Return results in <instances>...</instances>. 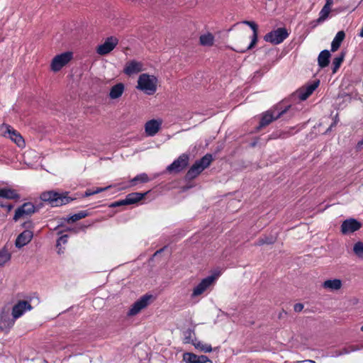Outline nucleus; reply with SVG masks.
<instances>
[{"mask_svg":"<svg viewBox=\"0 0 363 363\" xmlns=\"http://www.w3.org/2000/svg\"><path fill=\"white\" fill-rule=\"evenodd\" d=\"M291 107V106L289 105L283 108L282 105L279 104L264 112L262 114L259 124L256 128V130L259 131L262 128L269 125L274 121H276L285 115H287L286 118H290L293 116V113H290Z\"/></svg>","mask_w":363,"mask_h":363,"instance_id":"obj_1","label":"nucleus"},{"mask_svg":"<svg viewBox=\"0 0 363 363\" xmlns=\"http://www.w3.org/2000/svg\"><path fill=\"white\" fill-rule=\"evenodd\" d=\"M69 191L58 192L55 190L43 191L40 195V199L43 202L48 203L52 207H59L76 199L75 197L69 196Z\"/></svg>","mask_w":363,"mask_h":363,"instance_id":"obj_2","label":"nucleus"},{"mask_svg":"<svg viewBox=\"0 0 363 363\" xmlns=\"http://www.w3.org/2000/svg\"><path fill=\"white\" fill-rule=\"evenodd\" d=\"M213 160V155L207 153L201 159L196 160L186 173L185 180L191 181L196 178L205 169L211 165Z\"/></svg>","mask_w":363,"mask_h":363,"instance_id":"obj_3","label":"nucleus"},{"mask_svg":"<svg viewBox=\"0 0 363 363\" xmlns=\"http://www.w3.org/2000/svg\"><path fill=\"white\" fill-rule=\"evenodd\" d=\"M157 78L154 75L142 74L138 78L136 88L148 95H152L157 91Z\"/></svg>","mask_w":363,"mask_h":363,"instance_id":"obj_4","label":"nucleus"},{"mask_svg":"<svg viewBox=\"0 0 363 363\" xmlns=\"http://www.w3.org/2000/svg\"><path fill=\"white\" fill-rule=\"evenodd\" d=\"M16 318L11 315V307L6 306L2 308L0 315V330L8 333L13 326Z\"/></svg>","mask_w":363,"mask_h":363,"instance_id":"obj_5","label":"nucleus"},{"mask_svg":"<svg viewBox=\"0 0 363 363\" xmlns=\"http://www.w3.org/2000/svg\"><path fill=\"white\" fill-rule=\"evenodd\" d=\"M289 35V33L286 28H278L267 33L264 36V40L273 45H279L286 39Z\"/></svg>","mask_w":363,"mask_h":363,"instance_id":"obj_6","label":"nucleus"},{"mask_svg":"<svg viewBox=\"0 0 363 363\" xmlns=\"http://www.w3.org/2000/svg\"><path fill=\"white\" fill-rule=\"evenodd\" d=\"M189 155L183 153L179 156L177 159L168 165L166 168L167 172L169 173L178 174L184 170L189 165Z\"/></svg>","mask_w":363,"mask_h":363,"instance_id":"obj_7","label":"nucleus"},{"mask_svg":"<svg viewBox=\"0 0 363 363\" xmlns=\"http://www.w3.org/2000/svg\"><path fill=\"white\" fill-rule=\"evenodd\" d=\"M73 57V53L70 51L65 52L56 55L52 60L51 69L53 72L60 71L64 66L68 64Z\"/></svg>","mask_w":363,"mask_h":363,"instance_id":"obj_8","label":"nucleus"},{"mask_svg":"<svg viewBox=\"0 0 363 363\" xmlns=\"http://www.w3.org/2000/svg\"><path fill=\"white\" fill-rule=\"evenodd\" d=\"M153 298L151 294H145L137 300L132 306L127 315L133 316L137 315L141 310L146 308L150 304V300Z\"/></svg>","mask_w":363,"mask_h":363,"instance_id":"obj_9","label":"nucleus"},{"mask_svg":"<svg viewBox=\"0 0 363 363\" xmlns=\"http://www.w3.org/2000/svg\"><path fill=\"white\" fill-rule=\"evenodd\" d=\"M362 226L361 222L355 218L345 220L340 226V232L342 235H349L359 230Z\"/></svg>","mask_w":363,"mask_h":363,"instance_id":"obj_10","label":"nucleus"},{"mask_svg":"<svg viewBox=\"0 0 363 363\" xmlns=\"http://www.w3.org/2000/svg\"><path fill=\"white\" fill-rule=\"evenodd\" d=\"M218 275V274H215L203 279L201 282L194 287L191 297L194 298L202 294L214 282Z\"/></svg>","mask_w":363,"mask_h":363,"instance_id":"obj_11","label":"nucleus"},{"mask_svg":"<svg viewBox=\"0 0 363 363\" xmlns=\"http://www.w3.org/2000/svg\"><path fill=\"white\" fill-rule=\"evenodd\" d=\"M242 23L248 26L252 30L253 35L252 36L251 43L246 48L233 49V50H235L237 52H240V53H244L246 51L252 49L255 46V45L257 44V40H258V33H257L258 26H257V23H255L254 21H244Z\"/></svg>","mask_w":363,"mask_h":363,"instance_id":"obj_12","label":"nucleus"},{"mask_svg":"<svg viewBox=\"0 0 363 363\" xmlns=\"http://www.w3.org/2000/svg\"><path fill=\"white\" fill-rule=\"evenodd\" d=\"M118 43V40L116 37H108L103 44L98 46L97 53L101 55H107L115 48Z\"/></svg>","mask_w":363,"mask_h":363,"instance_id":"obj_13","label":"nucleus"},{"mask_svg":"<svg viewBox=\"0 0 363 363\" xmlns=\"http://www.w3.org/2000/svg\"><path fill=\"white\" fill-rule=\"evenodd\" d=\"M320 84L319 80H315L311 84H308L306 86H302L296 91V94L301 101L306 100L316 89Z\"/></svg>","mask_w":363,"mask_h":363,"instance_id":"obj_14","label":"nucleus"},{"mask_svg":"<svg viewBox=\"0 0 363 363\" xmlns=\"http://www.w3.org/2000/svg\"><path fill=\"white\" fill-rule=\"evenodd\" d=\"M31 305L26 301H20L11 308V315L17 319L21 317L26 310L31 309Z\"/></svg>","mask_w":363,"mask_h":363,"instance_id":"obj_15","label":"nucleus"},{"mask_svg":"<svg viewBox=\"0 0 363 363\" xmlns=\"http://www.w3.org/2000/svg\"><path fill=\"white\" fill-rule=\"evenodd\" d=\"M33 237V233L31 230H25L21 233H20L16 241L15 245L17 248H21L23 246L26 245L28 243L30 242Z\"/></svg>","mask_w":363,"mask_h":363,"instance_id":"obj_16","label":"nucleus"},{"mask_svg":"<svg viewBox=\"0 0 363 363\" xmlns=\"http://www.w3.org/2000/svg\"><path fill=\"white\" fill-rule=\"evenodd\" d=\"M143 70V65L141 62L135 60H131L126 63L123 72L127 75L138 74Z\"/></svg>","mask_w":363,"mask_h":363,"instance_id":"obj_17","label":"nucleus"},{"mask_svg":"<svg viewBox=\"0 0 363 363\" xmlns=\"http://www.w3.org/2000/svg\"><path fill=\"white\" fill-rule=\"evenodd\" d=\"M160 126V121H158L155 119H152L145 123V133L149 136H154L159 131Z\"/></svg>","mask_w":363,"mask_h":363,"instance_id":"obj_18","label":"nucleus"},{"mask_svg":"<svg viewBox=\"0 0 363 363\" xmlns=\"http://www.w3.org/2000/svg\"><path fill=\"white\" fill-rule=\"evenodd\" d=\"M0 197L17 201L20 199L21 195L13 189L2 188L0 189Z\"/></svg>","mask_w":363,"mask_h":363,"instance_id":"obj_19","label":"nucleus"},{"mask_svg":"<svg viewBox=\"0 0 363 363\" xmlns=\"http://www.w3.org/2000/svg\"><path fill=\"white\" fill-rule=\"evenodd\" d=\"M7 133L9 135V138L18 146L22 147L25 144V141L21 134L11 128L10 125L7 126Z\"/></svg>","mask_w":363,"mask_h":363,"instance_id":"obj_20","label":"nucleus"},{"mask_svg":"<svg viewBox=\"0 0 363 363\" xmlns=\"http://www.w3.org/2000/svg\"><path fill=\"white\" fill-rule=\"evenodd\" d=\"M149 193V191H146L145 193H139V192H133L128 194L125 198V202L127 205L135 204L138 201H141L145 196Z\"/></svg>","mask_w":363,"mask_h":363,"instance_id":"obj_21","label":"nucleus"},{"mask_svg":"<svg viewBox=\"0 0 363 363\" xmlns=\"http://www.w3.org/2000/svg\"><path fill=\"white\" fill-rule=\"evenodd\" d=\"M330 52L328 50L321 51L318 57V63L320 67L324 68L328 66L330 63Z\"/></svg>","mask_w":363,"mask_h":363,"instance_id":"obj_22","label":"nucleus"},{"mask_svg":"<svg viewBox=\"0 0 363 363\" xmlns=\"http://www.w3.org/2000/svg\"><path fill=\"white\" fill-rule=\"evenodd\" d=\"M345 38V33L343 30H340L337 32L334 39L331 43V51L335 52L339 49L341 45L342 42L344 40Z\"/></svg>","mask_w":363,"mask_h":363,"instance_id":"obj_23","label":"nucleus"},{"mask_svg":"<svg viewBox=\"0 0 363 363\" xmlns=\"http://www.w3.org/2000/svg\"><path fill=\"white\" fill-rule=\"evenodd\" d=\"M124 91V85L122 83H118L113 86L109 92V97L112 99H116L121 96Z\"/></svg>","mask_w":363,"mask_h":363,"instance_id":"obj_24","label":"nucleus"},{"mask_svg":"<svg viewBox=\"0 0 363 363\" xmlns=\"http://www.w3.org/2000/svg\"><path fill=\"white\" fill-rule=\"evenodd\" d=\"M277 240V236L270 235H264L263 237H260L255 243V245L261 246L263 245H272Z\"/></svg>","mask_w":363,"mask_h":363,"instance_id":"obj_25","label":"nucleus"},{"mask_svg":"<svg viewBox=\"0 0 363 363\" xmlns=\"http://www.w3.org/2000/svg\"><path fill=\"white\" fill-rule=\"evenodd\" d=\"M346 55V51L342 50L338 56L335 57L333 61V73H335L340 68L341 64L344 61Z\"/></svg>","mask_w":363,"mask_h":363,"instance_id":"obj_26","label":"nucleus"},{"mask_svg":"<svg viewBox=\"0 0 363 363\" xmlns=\"http://www.w3.org/2000/svg\"><path fill=\"white\" fill-rule=\"evenodd\" d=\"M323 286L332 290H338L342 286V281L337 279H328L323 283Z\"/></svg>","mask_w":363,"mask_h":363,"instance_id":"obj_27","label":"nucleus"},{"mask_svg":"<svg viewBox=\"0 0 363 363\" xmlns=\"http://www.w3.org/2000/svg\"><path fill=\"white\" fill-rule=\"evenodd\" d=\"M199 42L203 46H212L214 42V36L211 33L201 35L199 38Z\"/></svg>","mask_w":363,"mask_h":363,"instance_id":"obj_28","label":"nucleus"},{"mask_svg":"<svg viewBox=\"0 0 363 363\" xmlns=\"http://www.w3.org/2000/svg\"><path fill=\"white\" fill-rule=\"evenodd\" d=\"M89 215V213L87 211H81L77 213H74L69 217L65 218V220H66L67 223H74L80 219L86 218Z\"/></svg>","mask_w":363,"mask_h":363,"instance_id":"obj_29","label":"nucleus"},{"mask_svg":"<svg viewBox=\"0 0 363 363\" xmlns=\"http://www.w3.org/2000/svg\"><path fill=\"white\" fill-rule=\"evenodd\" d=\"M150 181V178L148 175L146 173H142L140 174H138L134 178H133L130 182V186H135L138 183H147Z\"/></svg>","mask_w":363,"mask_h":363,"instance_id":"obj_30","label":"nucleus"},{"mask_svg":"<svg viewBox=\"0 0 363 363\" xmlns=\"http://www.w3.org/2000/svg\"><path fill=\"white\" fill-rule=\"evenodd\" d=\"M28 206L21 205L17 208L15 211V214L13 216V220L14 221L18 220L21 218L28 216V213H26L25 208Z\"/></svg>","mask_w":363,"mask_h":363,"instance_id":"obj_31","label":"nucleus"},{"mask_svg":"<svg viewBox=\"0 0 363 363\" xmlns=\"http://www.w3.org/2000/svg\"><path fill=\"white\" fill-rule=\"evenodd\" d=\"M192 345L195 347V348L200 350L203 352H211L212 351V347L210 345H203L200 341H192Z\"/></svg>","mask_w":363,"mask_h":363,"instance_id":"obj_32","label":"nucleus"},{"mask_svg":"<svg viewBox=\"0 0 363 363\" xmlns=\"http://www.w3.org/2000/svg\"><path fill=\"white\" fill-rule=\"evenodd\" d=\"M11 254L4 247L0 250V267L4 266L6 262L11 259Z\"/></svg>","mask_w":363,"mask_h":363,"instance_id":"obj_33","label":"nucleus"},{"mask_svg":"<svg viewBox=\"0 0 363 363\" xmlns=\"http://www.w3.org/2000/svg\"><path fill=\"white\" fill-rule=\"evenodd\" d=\"M183 361L186 363H197V355L192 352H184Z\"/></svg>","mask_w":363,"mask_h":363,"instance_id":"obj_34","label":"nucleus"},{"mask_svg":"<svg viewBox=\"0 0 363 363\" xmlns=\"http://www.w3.org/2000/svg\"><path fill=\"white\" fill-rule=\"evenodd\" d=\"M354 253L359 258L363 257V242L359 241L353 247Z\"/></svg>","mask_w":363,"mask_h":363,"instance_id":"obj_35","label":"nucleus"},{"mask_svg":"<svg viewBox=\"0 0 363 363\" xmlns=\"http://www.w3.org/2000/svg\"><path fill=\"white\" fill-rule=\"evenodd\" d=\"M192 335H194V330L193 328H188L184 332V342L185 343H192V341H194L192 337Z\"/></svg>","mask_w":363,"mask_h":363,"instance_id":"obj_36","label":"nucleus"},{"mask_svg":"<svg viewBox=\"0 0 363 363\" xmlns=\"http://www.w3.org/2000/svg\"><path fill=\"white\" fill-rule=\"evenodd\" d=\"M330 8L323 6L319 13L318 21L323 22L329 16Z\"/></svg>","mask_w":363,"mask_h":363,"instance_id":"obj_37","label":"nucleus"},{"mask_svg":"<svg viewBox=\"0 0 363 363\" xmlns=\"http://www.w3.org/2000/svg\"><path fill=\"white\" fill-rule=\"evenodd\" d=\"M68 235H61L57 240L56 247L58 248V253L60 254L61 252H63L62 251L60 245L62 244H66L68 240Z\"/></svg>","mask_w":363,"mask_h":363,"instance_id":"obj_38","label":"nucleus"},{"mask_svg":"<svg viewBox=\"0 0 363 363\" xmlns=\"http://www.w3.org/2000/svg\"><path fill=\"white\" fill-rule=\"evenodd\" d=\"M23 205L28 206V207L25 208V210L26 213H28V216H30L33 213H36V207H35V205L32 202H26L24 203Z\"/></svg>","mask_w":363,"mask_h":363,"instance_id":"obj_39","label":"nucleus"},{"mask_svg":"<svg viewBox=\"0 0 363 363\" xmlns=\"http://www.w3.org/2000/svg\"><path fill=\"white\" fill-rule=\"evenodd\" d=\"M22 228H25V230H30V229L34 228V223L32 220H28L22 223Z\"/></svg>","mask_w":363,"mask_h":363,"instance_id":"obj_40","label":"nucleus"},{"mask_svg":"<svg viewBox=\"0 0 363 363\" xmlns=\"http://www.w3.org/2000/svg\"><path fill=\"white\" fill-rule=\"evenodd\" d=\"M126 205H127V203L125 202V199H122V200H119V201H115V202L111 203L109 205V207L115 208V207L126 206Z\"/></svg>","mask_w":363,"mask_h":363,"instance_id":"obj_41","label":"nucleus"},{"mask_svg":"<svg viewBox=\"0 0 363 363\" xmlns=\"http://www.w3.org/2000/svg\"><path fill=\"white\" fill-rule=\"evenodd\" d=\"M211 362L208 357L206 355H197V363H206Z\"/></svg>","mask_w":363,"mask_h":363,"instance_id":"obj_42","label":"nucleus"},{"mask_svg":"<svg viewBox=\"0 0 363 363\" xmlns=\"http://www.w3.org/2000/svg\"><path fill=\"white\" fill-rule=\"evenodd\" d=\"M303 308V304L301 303H296L294 306V310L296 312H301Z\"/></svg>","mask_w":363,"mask_h":363,"instance_id":"obj_43","label":"nucleus"},{"mask_svg":"<svg viewBox=\"0 0 363 363\" xmlns=\"http://www.w3.org/2000/svg\"><path fill=\"white\" fill-rule=\"evenodd\" d=\"M322 23V21H318V18L310 22V28L311 29H314L319 23Z\"/></svg>","mask_w":363,"mask_h":363,"instance_id":"obj_44","label":"nucleus"},{"mask_svg":"<svg viewBox=\"0 0 363 363\" xmlns=\"http://www.w3.org/2000/svg\"><path fill=\"white\" fill-rule=\"evenodd\" d=\"M349 353H350V350L347 346V347H345L342 349H341L338 353V355L346 354H349Z\"/></svg>","mask_w":363,"mask_h":363,"instance_id":"obj_45","label":"nucleus"},{"mask_svg":"<svg viewBox=\"0 0 363 363\" xmlns=\"http://www.w3.org/2000/svg\"><path fill=\"white\" fill-rule=\"evenodd\" d=\"M93 191H92L91 189H86V191L84 192L83 196L84 197H88V196H92V195H94Z\"/></svg>","mask_w":363,"mask_h":363,"instance_id":"obj_46","label":"nucleus"},{"mask_svg":"<svg viewBox=\"0 0 363 363\" xmlns=\"http://www.w3.org/2000/svg\"><path fill=\"white\" fill-rule=\"evenodd\" d=\"M350 352H355L359 350V347L357 345H349L348 346Z\"/></svg>","mask_w":363,"mask_h":363,"instance_id":"obj_47","label":"nucleus"},{"mask_svg":"<svg viewBox=\"0 0 363 363\" xmlns=\"http://www.w3.org/2000/svg\"><path fill=\"white\" fill-rule=\"evenodd\" d=\"M108 188H109V186H107V187H105V188H96V190H94V191H93V193H94V194H96L101 193V192H102V191H105V190L108 189Z\"/></svg>","mask_w":363,"mask_h":363,"instance_id":"obj_48","label":"nucleus"},{"mask_svg":"<svg viewBox=\"0 0 363 363\" xmlns=\"http://www.w3.org/2000/svg\"><path fill=\"white\" fill-rule=\"evenodd\" d=\"M362 147H363V138L360 141L358 142L356 148L357 150H361Z\"/></svg>","mask_w":363,"mask_h":363,"instance_id":"obj_49","label":"nucleus"},{"mask_svg":"<svg viewBox=\"0 0 363 363\" xmlns=\"http://www.w3.org/2000/svg\"><path fill=\"white\" fill-rule=\"evenodd\" d=\"M4 208H6L7 211L8 212H10L13 208V205L11 204V203H6L5 206H4Z\"/></svg>","mask_w":363,"mask_h":363,"instance_id":"obj_50","label":"nucleus"},{"mask_svg":"<svg viewBox=\"0 0 363 363\" xmlns=\"http://www.w3.org/2000/svg\"><path fill=\"white\" fill-rule=\"evenodd\" d=\"M333 4V0H325V4L323 6H326L327 8H330V6Z\"/></svg>","mask_w":363,"mask_h":363,"instance_id":"obj_51","label":"nucleus"},{"mask_svg":"<svg viewBox=\"0 0 363 363\" xmlns=\"http://www.w3.org/2000/svg\"><path fill=\"white\" fill-rule=\"evenodd\" d=\"M166 247H167L165 246V247H164L163 248H161V249H160V250H157V251L154 253L153 256H154V257L157 256L159 254H160L162 252H163V251H164V250Z\"/></svg>","mask_w":363,"mask_h":363,"instance_id":"obj_52","label":"nucleus"},{"mask_svg":"<svg viewBox=\"0 0 363 363\" xmlns=\"http://www.w3.org/2000/svg\"><path fill=\"white\" fill-rule=\"evenodd\" d=\"M43 206V202H40V203L35 205V207H36V212H38Z\"/></svg>","mask_w":363,"mask_h":363,"instance_id":"obj_53","label":"nucleus"},{"mask_svg":"<svg viewBox=\"0 0 363 363\" xmlns=\"http://www.w3.org/2000/svg\"><path fill=\"white\" fill-rule=\"evenodd\" d=\"M336 125V121H334L330 125V127L327 129V130L325 131V133H327L328 132H329L333 127H335Z\"/></svg>","mask_w":363,"mask_h":363,"instance_id":"obj_54","label":"nucleus"},{"mask_svg":"<svg viewBox=\"0 0 363 363\" xmlns=\"http://www.w3.org/2000/svg\"><path fill=\"white\" fill-rule=\"evenodd\" d=\"M65 231H73L75 233H77L78 232V230L77 229H75V228H67Z\"/></svg>","mask_w":363,"mask_h":363,"instance_id":"obj_55","label":"nucleus"},{"mask_svg":"<svg viewBox=\"0 0 363 363\" xmlns=\"http://www.w3.org/2000/svg\"><path fill=\"white\" fill-rule=\"evenodd\" d=\"M281 136L280 135H278L277 133H273L271 136H270V138H277V137H279Z\"/></svg>","mask_w":363,"mask_h":363,"instance_id":"obj_56","label":"nucleus"},{"mask_svg":"<svg viewBox=\"0 0 363 363\" xmlns=\"http://www.w3.org/2000/svg\"><path fill=\"white\" fill-rule=\"evenodd\" d=\"M223 149V145H220V146H218L217 147V150H216V152H219L221 150Z\"/></svg>","mask_w":363,"mask_h":363,"instance_id":"obj_57","label":"nucleus"},{"mask_svg":"<svg viewBox=\"0 0 363 363\" xmlns=\"http://www.w3.org/2000/svg\"><path fill=\"white\" fill-rule=\"evenodd\" d=\"M359 36L363 37V26H362V28L361 29V31L359 33Z\"/></svg>","mask_w":363,"mask_h":363,"instance_id":"obj_58","label":"nucleus"},{"mask_svg":"<svg viewBox=\"0 0 363 363\" xmlns=\"http://www.w3.org/2000/svg\"><path fill=\"white\" fill-rule=\"evenodd\" d=\"M5 205H6V204H4V203H3V201H0V206H1V207L4 208V206H5Z\"/></svg>","mask_w":363,"mask_h":363,"instance_id":"obj_59","label":"nucleus"},{"mask_svg":"<svg viewBox=\"0 0 363 363\" xmlns=\"http://www.w3.org/2000/svg\"><path fill=\"white\" fill-rule=\"evenodd\" d=\"M62 225H63L62 223L59 224L57 227L55 228V230H57L59 227H61Z\"/></svg>","mask_w":363,"mask_h":363,"instance_id":"obj_60","label":"nucleus"},{"mask_svg":"<svg viewBox=\"0 0 363 363\" xmlns=\"http://www.w3.org/2000/svg\"><path fill=\"white\" fill-rule=\"evenodd\" d=\"M306 362H311V363H315V362H314V361H313V360H309V359H308V360H306Z\"/></svg>","mask_w":363,"mask_h":363,"instance_id":"obj_61","label":"nucleus"},{"mask_svg":"<svg viewBox=\"0 0 363 363\" xmlns=\"http://www.w3.org/2000/svg\"><path fill=\"white\" fill-rule=\"evenodd\" d=\"M337 115H336V116H335V121H336V122H337Z\"/></svg>","mask_w":363,"mask_h":363,"instance_id":"obj_62","label":"nucleus"},{"mask_svg":"<svg viewBox=\"0 0 363 363\" xmlns=\"http://www.w3.org/2000/svg\"><path fill=\"white\" fill-rule=\"evenodd\" d=\"M190 187H191V186H189L184 187V189H189Z\"/></svg>","mask_w":363,"mask_h":363,"instance_id":"obj_63","label":"nucleus"},{"mask_svg":"<svg viewBox=\"0 0 363 363\" xmlns=\"http://www.w3.org/2000/svg\"><path fill=\"white\" fill-rule=\"evenodd\" d=\"M361 331L363 332V325L361 327Z\"/></svg>","mask_w":363,"mask_h":363,"instance_id":"obj_64","label":"nucleus"}]
</instances>
